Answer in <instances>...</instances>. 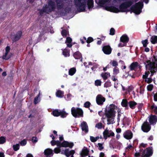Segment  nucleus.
I'll list each match as a JSON object with an SVG mask.
<instances>
[{"mask_svg": "<svg viewBox=\"0 0 157 157\" xmlns=\"http://www.w3.org/2000/svg\"><path fill=\"white\" fill-rule=\"evenodd\" d=\"M74 1L75 5L78 8L80 12L85 11L86 4L89 9L94 7L93 0H74Z\"/></svg>", "mask_w": 157, "mask_h": 157, "instance_id": "obj_1", "label": "nucleus"}, {"mask_svg": "<svg viewBox=\"0 0 157 157\" xmlns=\"http://www.w3.org/2000/svg\"><path fill=\"white\" fill-rule=\"evenodd\" d=\"M116 106L113 104H111L105 110V115L107 118V124L114 123L113 118L115 116L116 111L115 110V107Z\"/></svg>", "mask_w": 157, "mask_h": 157, "instance_id": "obj_2", "label": "nucleus"}, {"mask_svg": "<svg viewBox=\"0 0 157 157\" xmlns=\"http://www.w3.org/2000/svg\"><path fill=\"white\" fill-rule=\"evenodd\" d=\"M150 60H146L144 62V63L145 65V67L148 68V70L151 73V75L153 76L154 73H156L157 71V66L154 65L153 62Z\"/></svg>", "mask_w": 157, "mask_h": 157, "instance_id": "obj_3", "label": "nucleus"}, {"mask_svg": "<svg viewBox=\"0 0 157 157\" xmlns=\"http://www.w3.org/2000/svg\"><path fill=\"white\" fill-rule=\"evenodd\" d=\"M143 5L142 2H139L131 7L130 10L136 14H139L142 12Z\"/></svg>", "mask_w": 157, "mask_h": 157, "instance_id": "obj_4", "label": "nucleus"}, {"mask_svg": "<svg viewBox=\"0 0 157 157\" xmlns=\"http://www.w3.org/2000/svg\"><path fill=\"white\" fill-rule=\"evenodd\" d=\"M71 113L75 117H82L83 112L82 110L79 108L73 107L71 109Z\"/></svg>", "mask_w": 157, "mask_h": 157, "instance_id": "obj_5", "label": "nucleus"}, {"mask_svg": "<svg viewBox=\"0 0 157 157\" xmlns=\"http://www.w3.org/2000/svg\"><path fill=\"white\" fill-rule=\"evenodd\" d=\"M55 2L50 0L48 2V6L46 5L43 7L41 9L44 13L51 12L55 9Z\"/></svg>", "mask_w": 157, "mask_h": 157, "instance_id": "obj_6", "label": "nucleus"}, {"mask_svg": "<svg viewBox=\"0 0 157 157\" xmlns=\"http://www.w3.org/2000/svg\"><path fill=\"white\" fill-rule=\"evenodd\" d=\"M133 2L132 1H128L122 3L119 6L120 12H125L129 11V10H127V8L130 7L132 4Z\"/></svg>", "mask_w": 157, "mask_h": 157, "instance_id": "obj_7", "label": "nucleus"}, {"mask_svg": "<svg viewBox=\"0 0 157 157\" xmlns=\"http://www.w3.org/2000/svg\"><path fill=\"white\" fill-rule=\"evenodd\" d=\"M138 65V63L137 62H133L129 66L130 71L127 72L128 76L131 77L132 78H135L136 77V73L135 72L132 74L130 73V71L135 70V69L136 68Z\"/></svg>", "mask_w": 157, "mask_h": 157, "instance_id": "obj_8", "label": "nucleus"}, {"mask_svg": "<svg viewBox=\"0 0 157 157\" xmlns=\"http://www.w3.org/2000/svg\"><path fill=\"white\" fill-rule=\"evenodd\" d=\"M153 153V150L152 147H150L147 148L143 151L141 157H150Z\"/></svg>", "mask_w": 157, "mask_h": 157, "instance_id": "obj_9", "label": "nucleus"}, {"mask_svg": "<svg viewBox=\"0 0 157 157\" xmlns=\"http://www.w3.org/2000/svg\"><path fill=\"white\" fill-rule=\"evenodd\" d=\"M103 134L105 140H106L110 136L113 137L115 136L114 133L112 130L109 131L107 128L103 132Z\"/></svg>", "mask_w": 157, "mask_h": 157, "instance_id": "obj_10", "label": "nucleus"}, {"mask_svg": "<svg viewBox=\"0 0 157 157\" xmlns=\"http://www.w3.org/2000/svg\"><path fill=\"white\" fill-rule=\"evenodd\" d=\"M151 129V126L146 120L144 122L141 126V129L145 132H148Z\"/></svg>", "mask_w": 157, "mask_h": 157, "instance_id": "obj_11", "label": "nucleus"}, {"mask_svg": "<svg viewBox=\"0 0 157 157\" xmlns=\"http://www.w3.org/2000/svg\"><path fill=\"white\" fill-rule=\"evenodd\" d=\"M22 35V33L21 31H18L16 34L12 35L11 36V39L13 42H15L18 40L21 37Z\"/></svg>", "mask_w": 157, "mask_h": 157, "instance_id": "obj_12", "label": "nucleus"}, {"mask_svg": "<svg viewBox=\"0 0 157 157\" xmlns=\"http://www.w3.org/2000/svg\"><path fill=\"white\" fill-rule=\"evenodd\" d=\"M105 98L101 94H98L96 97V101L98 105H102L103 102L105 101Z\"/></svg>", "mask_w": 157, "mask_h": 157, "instance_id": "obj_13", "label": "nucleus"}, {"mask_svg": "<svg viewBox=\"0 0 157 157\" xmlns=\"http://www.w3.org/2000/svg\"><path fill=\"white\" fill-rule=\"evenodd\" d=\"M102 51L106 55H109L111 53L112 49L109 45L104 46L102 48Z\"/></svg>", "mask_w": 157, "mask_h": 157, "instance_id": "obj_14", "label": "nucleus"}, {"mask_svg": "<svg viewBox=\"0 0 157 157\" xmlns=\"http://www.w3.org/2000/svg\"><path fill=\"white\" fill-rule=\"evenodd\" d=\"M149 121L150 124L154 125L157 122V117L155 115L151 114L149 117Z\"/></svg>", "mask_w": 157, "mask_h": 157, "instance_id": "obj_15", "label": "nucleus"}, {"mask_svg": "<svg viewBox=\"0 0 157 157\" xmlns=\"http://www.w3.org/2000/svg\"><path fill=\"white\" fill-rule=\"evenodd\" d=\"M74 144L73 143L71 142H69L67 141H64L62 142V147H69L71 148L73 147Z\"/></svg>", "mask_w": 157, "mask_h": 157, "instance_id": "obj_16", "label": "nucleus"}, {"mask_svg": "<svg viewBox=\"0 0 157 157\" xmlns=\"http://www.w3.org/2000/svg\"><path fill=\"white\" fill-rule=\"evenodd\" d=\"M75 153V151L74 150H72L69 151V148H66L64 151L63 153L62 152V153L65 155L67 157H69L70 155H73Z\"/></svg>", "mask_w": 157, "mask_h": 157, "instance_id": "obj_17", "label": "nucleus"}, {"mask_svg": "<svg viewBox=\"0 0 157 157\" xmlns=\"http://www.w3.org/2000/svg\"><path fill=\"white\" fill-rule=\"evenodd\" d=\"M124 137L126 139L130 140L131 139L133 136V134L132 132L129 130L126 131L124 134Z\"/></svg>", "mask_w": 157, "mask_h": 157, "instance_id": "obj_18", "label": "nucleus"}, {"mask_svg": "<svg viewBox=\"0 0 157 157\" xmlns=\"http://www.w3.org/2000/svg\"><path fill=\"white\" fill-rule=\"evenodd\" d=\"M106 10L108 11L115 13H118L120 12L118 8L113 6H107L106 7Z\"/></svg>", "mask_w": 157, "mask_h": 157, "instance_id": "obj_19", "label": "nucleus"}, {"mask_svg": "<svg viewBox=\"0 0 157 157\" xmlns=\"http://www.w3.org/2000/svg\"><path fill=\"white\" fill-rule=\"evenodd\" d=\"M10 46H7L5 49V53L4 55H3L2 56V58L3 59H5V60H7L9 59L10 58V56H7L10 50Z\"/></svg>", "mask_w": 157, "mask_h": 157, "instance_id": "obj_20", "label": "nucleus"}, {"mask_svg": "<svg viewBox=\"0 0 157 157\" xmlns=\"http://www.w3.org/2000/svg\"><path fill=\"white\" fill-rule=\"evenodd\" d=\"M44 153L46 156V157H52L53 155V150L50 148L46 149L44 151Z\"/></svg>", "mask_w": 157, "mask_h": 157, "instance_id": "obj_21", "label": "nucleus"}, {"mask_svg": "<svg viewBox=\"0 0 157 157\" xmlns=\"http://www.w3.org/2000/svg\"><path fill=\"white\" fill-rule=\"evenodd\" d=\"M129 40V38L126 34L122 35L120 38V41L123 43L127 44Z\"/></svg>", "mask_w": 157, "mask_h": 157, "instance_id": "obj_22", "label": "nucleus"}, {"mask_svg": "<svg viewBox=\"0 0 157 157\" xmlns=\"http://www.w3.org/2000/svg\"><path fill=\"white\" fill-rule=\"evenodd\" d=\"M128 104L129 102H128L127 100L125 99H122L121 103V106L124 107H125L126 109H128Z\"/></svg>", "mask_w": 157, "mask_h": 157, "instance_id": "obj_23", "label": "nucleus"}, {"mask_svg": "<svg viewBox=\"0 0 157 157\" xmlns=\"http://www.w3.org/2000/svg\"><path fill=\"white\" fill-rule=\"evenodd\" d=\"M82 129V131H85V132H87L88 131V127L85 121H83L81 124Z\"/></svg>", "mask_w": 157, "mask_h": 157, "instance_id": "obj_24", "label": "nucleus"}, {"mask_svg": "<svg viewBox=\"0 0 157 157\" xmlns=\"http://www.w3.org/2000/svg\"><path fill=\"white\" fill-rule=\"evenodd\" d=\"M151 61L153 62V64L154 65L157 66V54L156 52H155V54L152 55L151 57Z\"/></svg>", "mask_w": 157, "mask_h": 157, "instance_id": "obj_25", "label": "nucleus"}, {"mask_svg": "<svg viewBox=\"0 0 157 157\" xmlns=\"http://www.w3.org/2000/svg\"><path fill=\"white\" fill-rule=\"evenodd\" d=\"M89 152V150H88L86 147H84L82 150L81 154V156H86L88 155Z\"/></svg>", "mask_w": 157, "mask_h": 157, "instance_id": "obj_26", "label": "nucleus"}, {"mask_svg": "<svg viewBox=\"0 0 157 157\" xmlns=\"http://www.w3.org/2000/svg\"><path fill=\"white\" fill-rule=\"evenodd\" d=\"M73 56L76 59L81 58V60H82V55L79 51H77L75 52L73 54Z\"/></svg>", "mask_w": 157, "mask_h": 157, "instance_id": "obj_27", "label": "nucleus"}, {"mask_svg": "<svg viewBox=\"0 0 157 157\" xmlns=\"http://www.w3.org/2000/svg\"><path fill=\"white\" fill-rule=\"evenodd\" d=\"M137 104V103L134 101H129V105L130 108L134 109L136 108V105Z\"/></svg>", "mask_w": 157, "mask_h": 157, "instance_id": "obj_28", "label": "nucleus"}, {"mask_svg": "<svg viewBox=\"0 0 157 157\" xmlns=\"http://www.w3.org/2000/svg\"><path fill=\"white\" fill-rule=\"evenodd\" d=\"M150 41L153 44L157 43V36L154 35L152 36L150 39Z\"/></svg>", "mask_w": 157, "mask_h": 157, "instance_id": "obj_29", "label": "nucleus"}, {"mask_svg": "<svg viewBox=\"0 0 157 157\" xmlns=\"http://www.w3.org/2000/svg\"><path fill=\"white\" fill-rule=\"evenodd\" d=\"M64 92L61 91L60 90H58L56 92V95L57 97L60 98H62L63 96Z\"/></svg>", "mask_w": 157, "mask_h": 157, "instance_id": "obj_30", "label": "nucleus"}, {"mask_svg": "<svg viewBox=\"0 0 157 157\" xmlns=\"http://www.w3.org/2000/svg\"><path fill=\"white\" fill-rule=\"evenodd\" d=\"M63 54L65 57L69 56L70 55V51L66 48L63 51Z\"/></svg>", "mask_w": 157, "mask_h": 157, "instance_id": "obj_31", "label": "nucleus"}, {"mask_svg": "<svg viewBox=\"0 0 157 157\" xmlns=\"http://www.w3.org/2000/svg\"><path fill=\"white\" fill-rule=\"evenodd\" d=\"M76 72V69L75 67L70 68L69 71V75L72 76Z\"/></svg>", "mask_w": 157, "mask_h": 157, "instance_id": "obj_32", "label": "nucleus"}, {"mask_svg": "<svg viewBox=\"0 0 157 157\" xmlns=\"http://www.w3.org/2000/svg\"><path fill=\"white\" fill-rule=\"evenodd\" d=\"M60 111L59 112L58 109L53 110L52 112V114L55 117H58L60 116Z\"/></svg>", "mask_w": 157, "mask_h": 157, "instance_id": "obj_33", "label": "nucleus"}, {"mask_svg": "<svg viewBox=\"0 0 157 157\" xmlns=\"http://www.w3.org/2000/svg\"><path fill=\"white\" fill-rule=\"evenodd\" d=\"M68 115V113H67L65 111L62 110L60 111V116L62 118L66 117Z\"/></svg>", "mask_w": 157, "mask_h": 157, "instance_id": "obj_34", "label": "nucleus"}, {"mask_svg": "<svg viewBox=\"0 0 157 157\" xmlns=\"http://www.w3.org/2000/svg\"><path fill=\"white\" fill-rule=\"evenodd\" d=\"M40 95V92L36 97L34 99V103L35 104H37L40 101V98H39Z\"/></svg>", "mask_w": 157, "mask_h": 157, "instance_id": "obj_35", "label": "nucleus"}, {"mask_svg": "<svg viewBox=\"0 0 157 157\" xmlns=\"http://www.w3.org/2000/svg\"><path fill=\"white\" fill-rule=\"evenodd\" d=\"M109 64L112 65L113 67H117V66L118 65L117 62L114 60H113L112 61H111L109 63Z\"/></svg>", "mask_w": 157, "mask_h": 157, "instance_id": "obj_36", "label": "nucleus"}, {"mask_svg": "<svg viewBox=\"0 0 157 157\" xmlns=\"http://www.w3.org/2000/svg\"><path fill=\"white\" fill-rule=\"evenodd\" d=\"M95 127L98 129H101L102 128H104L105 126L104 125H103V124L99 122L97 123L95 125Z\"/></svg>", "mask_w": 157, "mask_h": 157, "instance_id": "obj_37", "label": "nucleus"}, {"mask_svg": "<svg viewBox=\"0 0 157 157\" xmlns=\"http://www.w3.org/2000/svg\"><path fill=\"white\" fill-rule=\"evenodd\" d=\"M119 73V70L118 68L117 67H114L113 69V74L116 75Z\"/></svg>", "mask_w": 157, "mask_h": 157, "instance_id": "obj_38", "label": "nucleus"}, {"mask_svg": "<svg viewBox=\"0 0 157 157\" xmlns=\"http://www.w3.org/2000/svg\"><path fill=\"white\" fill-rule=\"evenodd\" d=\"M151 108L153 110L154 113L157 115V106L155 105L154 104L151 106Z\"/></svg>", "mask_w": 157, "mask_h": 157, "instance_id": "obj_39", "label": "nucleus"}, {"mask_svg": "<svg viewBox=\"0 0 157 157\" xmlns=\"http://www.w3.org/2000/svg\"><path fill=\"white\" fill-rule=\"evenodd\" d=\"M150 71L148 70V71H146L145 73V75H143V78L144 79H147L149 75L150 74Z\"/></svg>", "mask_w": 157, "mask_h": 157, "instance_id": "obj_40", "label": "nucleus"}, {"mask_svg": "<svg viewBox=\"0 0 157 157\" xmlns=\"http://www.w3.org/2000/svg\"><path fill=\"white\" fill-rule=\"evenodd\" d=\"M110 0H99V3L100 4L104 5L106 2H109Z\"/></svg>", "mask_w": 157, "mask_h": 157, "instance_id": "obj_41", "label": "nucleus"}, {"mask_svg": "<svg viewBox=\"0 0 157 157\" xmlns=\"http://www.w3.org/2000/svg\"><path fill=\"white\" fill-rule=\"evenodd\" d=\"M141 42L143 44V47L144 48L146 47L147 46V44H148L147 39H146L144 40H142Z\"/></svg>", "mask_w": 157, "mask_h": 157, "instance_id": "obj_42", "label": "nucleus"}, {"mask_svg": "<svg viewBox=\"0 0 157 157\" xmlns=\"http://www.w3.org/2000/svg\"><path fill=\"white\" fill-rule=\"evenodd\" d=\"M111 86V82L108 81H107L106 82H105V83H104V87H106V88L110 87V86Z\"/></svg>", "mask_w": 157, "mask_h": 157, "instance_id": "obj_43", "label": "nucleus"}, {"mask_svg": "<svg viewBox=\"0 0 157 157\" xmlns=\"http://www.w3.org/2000/svg\"><path fill=\"white\" fill-rule=\"evenodd\" d=\"M152 76L151 75L150 77L149 78H147V79H145V81L147 83H150L152 82V79L151 78V77Z\"/></svg>", "mask_w": 157, "mask_h": 157, "instance_id": "obj_44", "label": "nucleus"}, {"mask_svg": "<svg viewBox=\"0 0 157 157\" xmlns=\"http://www.w3.org/2000/svg\"><path fill=\"white\" fill-rule=\"evenodd\" d=\"M6 141V139L4 137L1 136L0 137V144H3Z\"/></svg>", "mask_w": 157, "mask_h": 157, "instance_id": "obj_45", "label": "nucleus"}, {"mask_svg": "<svg viewBox=\"0 0 157 157\" xmlns=\"http://www.w3.org/2000/svg\"><path fill=\"white\" fill-rule=\"evenodd\" d=\"M61 34L63 37H67V32L65 29H63L61 31Z\"/></svg>", "mask_w": 157, "mask_h": 157, "instance_id": "obj_46", "label": "nucleus"}, {"mask_svg": "<svg viewBox=\"0 0 157 157\" xmlns=\"http://www.w3.org/2000/svg\"><path fill=\"white\" fill-rule=\"evenodd\" d=\"M101 82L100 80H96L95 81V85L97 86H101Z\"/></svg>", "mask_w": 157, "mask_h": 157, "instance_id": "obj_47", "label": "nucleus"}, {"mask_svg": "<svg viewBox=\"0 0 157 157\" xmlns=\"http://www.w3.org/2000/svg\"><path fill=\"white\" fill-rule=\"evenodd\" d=\"M153 88V86L152 84H149L147 86V90L148 91H151Z\"/></svg>", "mask_w": 157, "mask_h": 157, "instance_id": "obj_48", "label": "nucleus"}, {"mask_svg": "<svg viewBox=\"0 0 157 157\" xmlns=\"http://www.w3.org/2000/svg\"><path fill=\"white\" fill-rule=\"evenodd\" d=\"M13 148L14 151H17L19 149V145L18 144L14 145L13 146Z\"/></svg>", "mask_w": 157, "mask_h": 157, "instance_id": "obj_49", "label": "nucleus"}, {"mask_svg": "<svg viewBox=\"0 0 157 157\" xmlns=\"http://www.w3.org/2000/svg\"><path fill=\"white\" fill-rule=\"evenodd\" d=\"M101 76L104 80H106L108 78V77L106 75V73H102L101 75Z\"/></svg>", "mask_w": 157, "mask_h": 157, "instance_id": "obj_50", "label": "nucleus"}, {"mask_svg": "<svg viewBox=\"0 0 157 157\" xmlns=\"http://www.w3.org/2000/svg\"><path fill=\"white\" fill-rule=\"evenodd\" d=\"M115 31L114 29L113 28H112L110 30L109 34L111 35H113L115 34Z\"/></svg>", "mask_w": 157, "mask_h": 157, "instance_id": "obj_51", "label": "nucleus"}, {"mask_svg": "<svg viewBox=\"0 0 157 157\" xmlns=\"http://www.w3.org/2000/svg\"><path fill=\"white\" fill-rule=\"evenodd\" d=\"M133 90V88L132 86H129L127 88L126 94H127V92L130 94V93Z\"/></svg>", "mask_w": 157, "mask_h": 157, "instance_id": "obj_52", "label": "nucleus"}, {"mask_svg": "<svg viewBox=\"0 0 157 157\" xmlns=\"http://www.w3.org/2000/svg\"><path fill=\"white\" fill-rule=\"evenodd\" d=\"M94 41L93 38L91 37H89L86 40V42L88 44H89L91 42Z\"/></svg>", "mask_w": 157, "mask_h": 157, "instance_id": "obj_53", "label": "nucleus"}, {"mask_svg": "<svg viewBox=\"0 0 157 157\" xmlns=\"http://www.w3.org/2000/svg\"><path fill=\"white\" fill-rule=\"evenodd\" d=\"M91 103L89 101L86 102L84 104V107L86 108H88L90 106Z\"/></svg>", "mask_w": 157, "mask_h": 157, "instance_id": "obj_54", "label": "nucleus"}, {"mask_svg": "<svg viewBox=\"0 0 157 157\" xmlns=\"http://www.w3.org/2000/svg\"><path fill=\"white\" fill-rule=\"evenodd\" d=\"M72 41V39L71 37H68L66 38V40L65 43H69V44H70V43H71Z\"/></svg>", "mask_w": 157, "mask_h": 157, "instance_id": "obj_55", "label": "nucleus"}, {"mask_svg": "<svg viewBox=\"0 0 157 157\" xmlns=\"http://www.w3.org/2000/svg\"><path fill=\"white\" fill-rule=\"evenodd\" d=\"M60 148H57L56 147L54 149V152L56 154H58L60 152Z\"/></svg>", "mask_w": 157, "mask_h": 157, "instance_id": "obj_56", "label": "nucleus"}, {"mask_svg": "<svg viewBox=\"0 0 157 157\" xmlns=\"http://www.w3.org/2000/svg\"><path fill=\"white\" fill-rule=\"evenodd\" d=\"M56 145L59 148H61L62 147V143H61L60 141L59 140H56Z\"/></svg>", "mask_w": 157, "mask_h": 157, "instance_id": "obj_57", "label": "nucleus"}, {"mask_svg": "<svg viewBox=\"0 0 157 157\" xmlns=\"http://www.w3.org/2000/svg\"><path fill=\"white\" fill-rule=\"evenodd\" d=\"M27 143V141L26 140L24 139L22 140L20 142V144L22 146H24Z\"/></svg>", "mask_w": 157, "mask_h": 157, "instance_id": "obj_58", "label": "nucleus"}, {"mask_svg": "<svg viewBox=\"0 0 157 157\" xmlns=\"http://www.w3.org/2000/svg\"><path fill=\"white\" fill-rule=\"evenodd\" d=\"M98 144L99 147V150L100 151H101L104 148L102 144L101 143H98Z\"/></svg>", "mask_w": 157, "mask_h": 157, "instance_id": "obj_59", "label": "nucleus"}, {"mask_svg": "<svg viewBox=\"0 0 157 157\" xmlns=\"http://www.w3.org/2000/svg\"><path fill=\"white\" fill-rule=\"evenodd\" d=\"M143 106V104L141 103L139 104L138 105V108L139 110V111H140L142 110V107Z\"/></svg>", "mask_w": 157, "mask_h": 157, "instance_id": "obj_60", "label": "nucleus"}, {"mask_svg": "<svg viewBox=\"0 0 157 157\" xmlns=\"http://www.w3.org/2000/svg\"><path fill=\"white\" fill-rule=\"evenodd\" d=\"M37 138L36 137H33L32 139V141L33 143H36L37 142Z\"/></svg>", "mask_w": 157, "mask_h": 157, "instance_id": "obj_61", "label": "nucleus"}, {"mask_svg": "<svg viewBox=\"0 0 157 157\" xmlns=\"http://www.w3.org/2000/svg\"><path fill=\"white\" fill-rule=\"evenodd\" d=\"M71 8L69 7L66 8L64 9V11L66 13H69L71 11Z\"/></svg>", "mask_w": 157, "mask_h": 157, "instance_id": "obj_62", "label": "nucleus"}, {"mask_svg": "<svg viewBox=\"0 0 157 157\" xmlns=\"http://www.w3.org/2000/svg\"><path fill=\"white\" fill-rule=\"evenodd\" d=\"M98 67V65L97 64H95L93 65V67H91V69L92 71H95V69L97 68Z\"/></svg>", "mask_w": 157, "mask_h": 157, "instance_id": "obj_63", "label": "nucleus"}, {"mask_svg": "<svg viewBox=\"0 0 157 157\" xmlns=\"http://www.w3.org/2000/svg\"><path fill=\"white\" fill-rule=\"evenodd\" d=\"M127 44L125 43H123L122 44L121 43H120L118 45V46L119 47H122L124 46H125Z\"/></svg>", "mask_w": 157, "mask_h": 157, "instance_id": "obj_64", "label": "nucleus"}]
</instances>
